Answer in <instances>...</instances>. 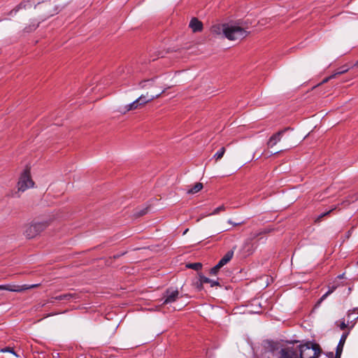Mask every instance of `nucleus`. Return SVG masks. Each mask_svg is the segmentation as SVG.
Listing matches in <instances>:
<instances>
[{
	"mask_svg": "<svg viewBox=\"0 0 358 358\" xmlns=\"http://www.w3.org/2000/svg\"><path fill=\"white\" fill-rule=\"evenodd\" d=\"M334 291V289H331V290H329L326 294H324L320 299V300H323L324 298H326V296L329 294H330L331 293H332Z\"/></svg>",
	"mask_w": 358,
	"mask_h": 358,
	"instance_id": "30",
	"label": "nucleus"
},
{
	"mask_svg": "<svg viewBox=\"0 0 358 358\" xmlns=\"http://www.w3.org/2000/svg\"><path fill=\"white\" fill-rule=\"evenodd\" d=\"M331 212V210L325 213H322L321 214L317 219V221H320L321 220V218H322L324 216H325L326 215L329 214V213Z\"/></svg>",
	"mask_w": 358,
	"mask_h": 358,
	"instance_id": "32",
	"label": "nucleus"
},
{
	"mask_svg": "<svg viewBox=\"0 0 358 358\" xmlns=\"http://www.w3.org/2000/svg\"><path fill=\"white\" fill-rule=\"evenodd\" d=\"M222 267L218 264H217L215 266H213L210 271V273L211 275H217L219 270Z\"/></svg>",
	"mask_w": 358,
	"mask_h": 358,
	"instance_id": "22",
	"label": "nucleus"
},
{
	"mask_svg": "<svg viewBox=\"0 0 358 358\" xmlns=\"http://www.w3.org/2000/svg\"><path fill=\"white\" fill-rule=\"evenodd\" d=\"M38 285H32L30 286H27V285H0V291L1 290H6L10 292H20L30 288H34L38 287Z\"/></svg>",
	"mask_w": 358,
	"mask_h": 358,
	"instance_id": "7",
	"label": "nucleus"
},
{
	"mask_svg": "<svg viewBox=\"0 0 358 358\" xmlns=\"http://www.w3.org/2000/svg\"><path fill=\"white\" fill-rule=\"evenodd\" d=\"M355 66H358V61L356 62Z\"/></svg>",
	"mask_w": 358,
	"mask_h": 358,
	"instance_id": "36",
	"label": "nucleus"
},
{
	"mask_svg": "<svg viewBox=\"0 0 358 358\" xmlns=\"http://www.w3.org/2000/svg\"><path fill=\"white\" fill-rule=\"evenodd\" d=\"M34 182L31 178L30 171L26 169L19 179L17 187L18 191L24 192L28 188L34 186Z\"/></svg>",
	"mask_w": 358,
	"mask_h": 358,
	"instance_id": "4",
	"label": "nucleus"
},
{
	"mask_svg": "<svg viewBox=\"0 0 358 358\" xmlns=\"http://www.w3.org/2000/svg\"><path fill=\"white\" fill-rule=\"evenodd\" d=\"M0 352H10V353L13 354L14 355H15L16 357H18V355L15 352L13 348H10V347H6L3 348H1L0 350Z\"/></svg>",
	"mask_w": 358,
	"mask_h": 358,
	"instance_id": "21",
	"label": "nucleus"
},
{
	"mask_svg": "<svg viewBox=\"0 0 358 358\" xmlns=\"http://www.w3.org/2000/svg\"><path fill=\"white\" fill-rule=\"evenodd\" d=\"M147 212H148V208H145V209H143V210H141L140 212H138V213H137V215H138V216H142V215H143L146 214V213H147Z\"/></svg>",
	"mask_w": 358,
	"mask_h": 358,
	"instance_id": "28",
	"label": "nucleus"
},
{
	"mask_svg": "<svg viewBox=\"0 0 358 358\" xmlns=\"http://www.w3.org/2000/svg\"><path fill=\"white\" fill-rule=\"evenodd\" d=\"M152 83V80H145L139 83L141 88H145L147 86V83Z\"/></svg>",
	"mask_w": 358,
	"mask_h": 358,
	"instance_id": "25",
	"label": "nucleus"
},
{
	"mask_svg": "<svg viewBox=\"0 0 358 358\" xmlns=\"http://www.w3.org/2000/svg\"><path fill=\"white\" fill-rule=\"evenodd\" d=\"M164 91H162V93H159L155 96H151L150 98H147L145 95H141L139 96L137 99L141 103V106H144L147 103L154 100L155 99L159 98L160 95L164 92Z\"/></svg>",
	"mask_w": 358,
	"mask_h": 358,
	"instance_id": "14",
	"label": "nucleus"
},
{
	"mask_svg": "<svg viewBox=\"0 0 358 358\" xmlns=\"http://www.w3.org/2000/svg\"><path fill=\"white\" fill-rule=\"evenodd\" d=\"M186 267L188 268H192L194 271H199L202 268V264L199 262L196 263H189L186 265Z\"/></svg>",
	"mask_w": 358,
	"mask_h": 358,
	"instance_id": "17",
	"label": "nucleus"
},
{
	"mask_svg": "<svg viewBox=\"0 0 358 358\" xmlns=\"http://www.w3.org/2000/svg\"><path fill=\"white\" fill-rule=\"evenodd\" d=\"M201 275H202L199 274V280L196 282H194V285H195L196 288L199 291H201L203 289V284L204 283V282H202V279L201 278Z\"/></svg>",
	"mask_w": 358,
	"mask_h": 358,
	"instance_id": "20",
	"label": "nucleus"
},
{
	"mask_svg": "<svg viewBox=\"0 0 358 358\" xmlns=\"http://www.w3.org/2000/svg\"><path fill=\"white\" fill-rule=\"evenodd\" d=\"M124 254V253H122V254H117V255H114V256H113V258H114V259H117V258H119L120 257H121L122 255H123Z\"/></svg>",
	"mask_w": 358,
	"mask_h": 358,
	"instance_id": "33",
	"label": "nucleus"
},
{
	"mask_svg": "<svg viewBox=\"0 0 358 358\" xmlns=\"http://www.w3.org/2000/svg\"><path fill=\"white\" fill-rule=\"evenodd\" d=\"M210 31L215 35L223 34L230 41L239 40L245 38L248 32L243 28L229 24H216L211 27Z\"/></svg>",
	"mask_w": 358,
	"mask_h": 358,
	"instance_id": "1",
	"label": "nucleus"
},
{
	"mask_svg": "<svg viewBox=\"0 0 358 358\" xmlns=\"http://www.w3.org/2000/svg\"><path fill=\"white\" fill-rule=\"evenodd\" d=\"M203 184L201 182H196L194 185H193L191 188H189L187 193L189 194H194L203 189Z\"/></svg>",
	"mask_w": 358,
	"mask_h": 358,
	"instance_id": "15",
	"label": "nucleus"
},
{
	"mask_svg": "<svg viewBox=\"0 0 358 358\" xmlns=\"http://www.w3.org/2000/svg\"><path fill=\"white\" fill-rule=\"evenodd\" d=\"M139 108H141V103H139L138 99H136L132 103L126 105L122 109L120 110V112H121L122 114H125L130 110H134Z\"/></svg>",
	"mask_w": 358,
	"mask_h": 358,
	"instance_id": "13",
	"label": "nucleus"
},
{
	"mask_svg": "<svg viewBox=\"0 0 358 358\" xmlns=\"http://www.w3.org/2000/svg\"><path fill=\"white\" fill-rule=\"evenodd\" d=\"M268 358H299V354L297 348L286 347L276 352H272V356Z\"/></svg>",
	"mask_w": 358,
	"mask_h": 358,
	"instance_id": "5",
	"label": "nucleus"
},
{
	"mask_svg": "<svg viewBox=\"0 0 358 358\" xmlns=\"http://www.w3.org/2000/svg\"><path fill=\"white\" fill-rule=\"evenodd\" d=\"M356 310H358V308H355L352 310H349L348 314V320L351 319V315L355 313Z\"/></svg>",
	"mask_w": 358,
	"mask_h": 358,
	"instance_id": "29",
	"label": "nucleus"
},
{
	"mask_svg": "<svg viewBox=\"0 0 358 358\" xmlns=\"http://www.w3.org/2000/svg\"><path fill=\"white\" fill-rule=\"evenodd\" d=\"M349 334V332H344L341 338H340V341L338 343V345L336 347V357H341V354H342V352H343V346L345 345V341L347 339V337Z\"/></svg>",
	"mask_w": 358,
	"mask_h": 358,
	"instance_id": "10",
	"label": "nucleus"
},
{
	"mask_svg": "<svg viewBox=\"0 0 358 358\" xmlns=\"http://www.w3.org/2000/svg\"><path fill=\"white\" fill-rule=\"evenodd\" d=\"M269 230H262L258 232L252 233L250 237L246 239L240 250L241 255L243 257L250 256L255 251L256 246L253 243V241L259 236L269 232Z\"/></svg>",
	"mask_w": 358,
	"mask_h": 358,
	"instance_id": "3",
	"label": "nucleus"
},
{
	"mask_svg": "<svg viewBox=\"0 0 358 358\" xmlns=\"http://www.w3.org/2000/svg\"><path fill=\"white\" fill-rule=\"evenodd\" d=\"M48 227L47 222H36L29 225L25 230L24 234L28 238H33L44 231Z\"/></svg>",
	"mask_w": 358,
	"mask_h": 358,
	"instance_id": "6",
	"label": "nucleus"
},
{
	"mask_svg": "<svg viewBox=\"0 0 358 358\" xmlns=\"http://www.w3.org/2000/svg\"><path fill=\"white\" fill-rule=\"evenodd\" d=\"M358 319V312H357V316L356 317L354 318V320H357Z\"/></svg>",
	"mask_w": 358,
	"mask_h": 358,
	"instance_id": "35",
	"label": "nucleus"
},
{
	"mask_svg": "<svg viewBox=\"0 0 358 358\" xmlns=\"http://www.w3.org/2000/svg\"><path fill=\"white\" fill-rule=\"evenodd\" d=\"M229 262V261L224 258H222L219 262H218V264L222 267L224 266L225 264H227V263Z\"/></svg>",
	"mask_w": 358,
	"mask_h": 358,
	"instance_id": "26",
	"label": "nucleus"
},
{
	"mask_svg": "<svg viewBox=\"0 0 358 358\" xmlns=\"http://www.w3.org/2000/svg\"><path fill=\"white\" fill-rule=\"evenodd\" d=\"M347 327V324H345V322L343 321L340 324V328L341 330H343L345 329V328Z\"/></svg>",
	"mask_w": 358,
	"mask_h": 358,
	"instance_id": "31",
	"label": "nucleus"
},
{
	"mask_svg": "<svg viewBox=\"0 0 358 358\" xmlns=\"http://www.w3.org/2000/svg\"><path fill=\"white\" fill-rule=\"evenodd\" d=\"M225 210L224 206H220L214 209V210L210 213V215H217L220 213V212L223 211Z\"/></svg>",
	"mask_w": 358,
	"mask_h": 358,
	"instance_id": "23",
	"label": "nucleus"
},
{
	"mask_svg": "<svg viewBox=\"0 0 358 358\" xmlns=\"http://www.w3.org/2000/svg\"><path fill=\"white\" fill-rule=\"evenodd\" d=\"M348 70H349V68H347L346 66H341L338 69V71L336 73H335V74H336V76L341 75V74H343V73L347 72Z\"/></svg>",
	"mask_w": 358,
	"mask_h": 358,
	"instance_id": "24",
	"label": "nucleus"
},
{
	"mask_svg": "<svg viewBox=\"0 0 358 358\" xmlns=\"http://www.w3.org/2000/svg\"><path fill=\"white\" fill-rule=\"evenodd\" d=\"M236 248V246L233 247V248L228 251L223 257V258L227 259L229 262L232 259L234 256V250Z\"/></svg>",
	"mask_w": 358,
	"mask_h": 358,
	"instance_id": "19",
	"label": "nucleus"
},
{
	"mask_svg": "<svg viewBox=\"0 0 358 358\" xmlns=\"http://www.w3.org/2000/svg\"><path fill=\"white\" fill-rule=\"evenodd\" d=\"M225 148L224 147H222L215 155H214V158L216 159V161L220 159L224 152H225Z\"/></svg>",
	"mask_w": 358,
	"mask_h": 358,
	"instance_id": "18",
	"label": "nucleus"
},
{
	"mask_svg": "<svg viewBox=\"0 0 358 358\" xmlns=\"http://www.w3.org/2000/svg\"><path fill=\"white\" fill-rule=\"evenodd\" d=\"M77 294L76 293H67L64 294H60L54 297H52L50 300V303H53L54 300L56 301H70L72 299H77Z\"/></svg>",
	"mask_w": 358,
	"mask_h": 358,
	"instance_id": "11",
	"label": "nucleus"
},
{
	"mask_svg": "<svg viewBox=\"0 0 358 358\" xmlns=\"http://www.w3.org/2000/svg\"><path fill=\"white\" fill-rule=\"evenodd\" d=\"M299 358H318L322 353L320 345L306 343L297 348Z\"/></svg>",
	"mask_w": 358,
	"mask_h": 358,
	"instance_id": "2",
	"label": "nucleus"
},
{
	"mask_svg": "<svg viewBox=\"0 0 358 358\" xmlns=\"http://www.w3.org/2000/svg\"><path fill=\"white\" fill-rule=\"evenodd\" d=\"M201 278L202 279V282H204V283H209L210 284L211 287L219 285V282L217 281L211 280L204 275H201Z\"/></svg>",
	"mask_w": 358,
	"mask_h": 358,
	"instance_id": "16",
	"label": "nucleus"
},
{
	"mask_svg": "<svg viewBox=\"0 0 358 358\" xmlns=\"http://www.w3.org/2000/svg\"><path fill=\"white\" fill-rule=\"evenodd\" d=\"M189 27L193 32H200L203 30V23L196 17H193L189 22Z\"/></svg>",
	"mask_w": 358,
	"mask_h": 358,
	"instance_id": "12",
	"label": "nucleus"
},
{
	"mask_svg": "<svg viewBox=\"0 0 358 358\" xmlns=\"http://www.w3.org/2000/svg\"><path fill=\"white\" fill-rule=\"evenodd\" d=\"M357 264H358V261H357Z\"/></svg>",
	"mask_w": 358,
	"mask_h": 358,
	"instance_id": "37",
	"label": "nucleus"
},
{
	"mask_svg": "<svg viewBox=\"0 0 358 358\" xmlns=\"http://www.w3.org/2000/svg\"><path fill=\"white\" fill-rule=\"evenodd\" d=\"M289 129V127L282 129L275 134H273L267 142L268 147L272 148L280 141L282 136L285 132Z\"/></svg>",
	"mask_w": 358,
	"mask_h": 358,
	"instance_id": "8",
	"label": "nucleus"
},
{
	"mask_svg": "<svg viewBox=\"0 0 358 358\" xmlns=\"http://www.w3.org/2000/svg\"><path fill=\"white\" fill-rule=\"evenodd\" d=\"M228 222H229V224H233L234 226H238V225H239V224H240V223H235V222H231V220H230L228 221Z\"/></svg>",
	"mask_w": 358,
	"mask_h": 358,
	"instance_id": "34",
	"label": "nucleus"
},
{
	"mask_svg": "<svg viewBox=\"0 0 358 358\" xmlns=\"http://www.w3.org/2000/svg\"><path fill=\"white\" fill-rule=\"evenodd\" d=\"M336 77V74H335V73L332 74L330 76L324 78L322 83H325L328 82L329 80L333 79V78H334Z\"/></svg>",
	"mask_w": 358,
	"mask_h": 358,
	"instance_id": "27",
	"label": "nucleus"
},
{
	"mask_svg": "<svg viewBox=\"0 0 358 358\" xmlns=\"http://www.w3.org/2000/svg\"><path fill=\"white\" fill-rule=\"evenodd\" d=\"M178 294L179 292L177 289H173L172 288L166 289L164 303L166 304L174 302L177 299Z\"/></svg>",
	"mask_w": 358,
	"mask_h": 358,
	"instance_id": "9",
	"label": "nucleus"
}]
</instances>
